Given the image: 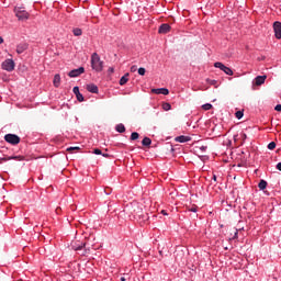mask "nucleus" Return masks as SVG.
<instances>
[{
	"mask_svg": "<svg viewBox=\"0 0 281 281\" xmlns=\"http://www.w3.org/2000/svg\"><path fill=\"white\" fill-rule=\"evenodd\" d=\"M202 109L204 111H210L212 109V104L211 103H205V104L202 105Z\"/></svg>",
	"mask_w": 281,
	"mask_h": 281,
	"instance_id": "nucleus-24",
	"label": "nucleus"
},
{
	"mask_svg": "<svg viewBox=\"0 0 281 281\" xmlns=\"http://www.w3.org/2000/svg\"><path fill=\"white\" fill-rule=\"evenodd\" d=\"M266 80H267V76H258L255 78V85L257 87H260L261 85H265Z\"/></svg>",
	"mask_w": 281,
	"mask_h": 281,
	"instance_id": "nucleus-13",
	"label": "nucleus"
},
{
	"mask_svg": "<svg viewBox=\"0 0 281 281\" xmlns=\"http://www.w3.org/2000/svg\"><path fill=\"white\" fill-rule=\"evenodd\" d=\"M74 36H82V29L76 27L72 30Z\"/></svg>",
	"mask_w": 281,
	"mask_h": 281,
	"instance_id": "nucleus-21",
	"label": "nucleus"
},
{
	"mask_svg": "<svg viewBox=\"0 0 281 281\" xmlns=\"http://www.w3.org/2000/svg\"><path fill=\"white\" fill-rule=\"evenodd\" d=\"M85 247H87V244H85L83 241H76L71 245V248L75 251H82L81 256H85L87 254V249H85Z\"/></svg>",
	"mask_w": 281,
	"mask_h": 281,
	"instance_id": "nucleus-5",
	"label": "nucleus"
},
{
	"mask_svg": "<svg viewBox=\"0 0 281 281\" xmlns=\"http://www.w3.org/2000/svg\"><path fill=\"white\" fill-rule=\"evenodd\" d=\"M1 159H2V161H12V158H10V157H3Z\"/></svg>",
	"mask_w": 281,
	"mask_h": 281,
	"instance_id": "nucleus-33",
	"label": "nucleus"
},
{
	"mask_svg": "<svg viewBox=\"0 0 281 281\" xmlns=\"http://www.w3.org/2000/svg\"><path fill=\"white\" fill-rule=\"evenodd\" d=\"M243 115H244L243 111H237L235 113V116L237 117V120H241Z\"/></svg>",
	"mask_w": 281,
	"mask_h": 281,
	"instance_id": "nucleus-29",
	"label": "nucleus"
},
{
	"mask_svg": "<svg viewBox=\"0 0 281 281\" xmlns=\"http://www.w3.org/2000/svg\"><path fill=\"white\" fill-rule=\"evenodd\" d=\"M238 238V229L235 228L234 236L229 238V240H236Z\"/></svg>",
	"mask_w": 281,
	"mask_h": 281,
	"instance_id": "nucleus-27",
	"label": "nucleus"
},
{
	"mask_svg": "<svg viewBox=\"0 0 281 281\" xmlns=\"http://www.w3.org/2000/svg\"><path fill=\"white\" fill-rule=\"evenodd\" d=\"M53 85L56 88L60 87V75H55L54 76Z\"/></svg>",
	"mask_w": 281,
	"mask_h": 281,
	"instance_id": "nucleus-16",
	"label": "nucleus"
},
{
	"mask_svg": "<svg viewBox=\"0 0 281 281\" xmlns=\"http://www.w3.org/2000/svg\"><path fill=\"white\" fill-rule=\"evenodd\" d=\"M68 153H71V150H80V147H68Z\"/></svg>",
	"mask_w": 281,
	"mask_h": 281,
	"instance_id": "nucleus-31",
	"label": "nucleus"
},
{
	"mask_svg": "<svg viewBox=\"0 0 281 281\" xmlns=\"http://www.w3.org/2000/svg\"><path fill=\"white\" fill-rule=\"evenodd\" d=\"M93 154H94V155H102V150H101V149L95 148V149L93 150Z\"/></svg>",
	"mask_w": 281,
	"mask_h": 281,
	"instance_id": "nucleus-32",
	"label": "nucleus"
},
{
	"mask_svg": "<svg viewBox=\"0 0 281 281\" xmlns=\"http://www.w3.org/2000/svg\"><path fill=\"white\" fill-rule=\"evenodd\" d=\"M212 179H213L214 181H216V175H214Z\"/></svg>",
	"mask_w": 281,
	"mask_h": 281,
	"instance_id": "nucleus-41",
	"label": "nucleus"
},
{
	"mask_svg": "<svg viewBox=\"0 0 281 281\" xmlns=\"http://www.w3.org/2000/svg\"><path fill=\"white\" fill-rule=\"evenodd\" d=\"M30 44L27 43H20L16 45V54H23V52H27Z\"/></svg>",
	"mask_w": 281,
	"mask_h": 281,
	"instance_id": "nucleus-11",
	"label": "nucleus"
},
{
	"mask_svg": "<svg viewBox=\"0 0 281 281\" xmlns=\"http://www.w3.org/2000/svg\"><path fill=\"white\" fill-rule=\"evenodd\" d=\"M268 149H269V150H276V142H270V143L268 144Z\"/></svg>",
	"mask_w": 281,
	"mask_h": 281,
	"instance_id": "nucleus-25",
	"label": "nucleus"
},
{
	"mask_svg": "<svg viewBox=\"0 0 281 281\" xmlns=\"http://www.w3.org/2000/svg\"><path fill=\"white\" fill-rule=\"evenodd\" d=\"M72 92L75 93L78 102H85V97L80 93V88L78 86L74 87Z\"/></svg>",
	"mask_w": 281,
	"mask_h": 281,
	"instance_id": "nucleus-12",
	"label": "nucleus"
},
{
	"mask_svg": "<svg viewBox=\"0 0 281 281\" xmlns=\"http://www.w3.org/2000/svg\"><path fill=\"white\" fill-rule=\"evenodd\" d=\"M103 157H109V154H103Z\"/></svg>",
	"mask_w": 281,
	"mask_h": 281,
	"instance_id": "nucleus-42",
	"label": "nucleus"
},
{
	"mask_svg": "<svg viewBox=\"0 0 281 281\" xmlns=\"http://www.w3.org/2000/svg\"><path fill=\"white\" fill-rule=\"evenodd\" d=\"M128 82V74H125L121 79H120V85L121 87H124Z\"/></svg>",
	"mask_w": 281,
	"mask_h": 281,
	"instance_id": "nucleus-18",
	"label": "nucleus"
},
{
	"mask_svg": "<svg viewBox=\"0 0 281 281\" xmlns=\"http://www.w3.org/2000/svg\"><path fill=\"white\" fill-rule=\"evenodd\" d=\"M161 214H164V216H168V212H166V210H162Z\"/></svg>",
	"mask_w": 281,
	"mask_h": 281,
	"instance_id": "nucleus-37",
	"label": "nucleus"
},
{
	"mask_svg": "<svg viewBox=\"0 0 281 281\" xmlns=\"http://www.w3.org/2000/svg\"><path fill=\"white\" fill-rule=\"evenodd\" d=\"M4 142L11 144L12 146H16L18 144H21V137H19L16 134H5Z\"/></svg>",
	"mask_w": 281,
	"mask_h": 281,
	"instance_id": "nucleus-3",
	"label": "nucleus"
},
{
	"mask_svg": "<svg viewBox=\"0 0 281 281\" xmlns=\"http://www.w3.org/2000/svg\"><path fill=\"white\" fill-rule=\"evenodd\" d=\"M200 150H202V153H205V150H207V146L200 147Z\"/></svg>",
	"mask_w": 281,
	"mask_h": 281,
	"instance_id": "nucleus-34",
	"label": "nucleus"
},
{
	"mask_svg": "<svg viewBox=\"0 0 281 281\" xmlns=\"http://www.w3.org/2000/svg\"><path fill=\"white\" fill-rule=\"evenodd\" d=\"M10 159H14L15 161H23V156H10Z\"/></svg>",
	"mask_w": 281,
	"mask_h": 281,
	"instance_id": "nucleus-26",
	"label": "nucleus"
},
{
	"mask_svg": "<svg viewBox=\"0 0 281 281\" xmlns=\"http://www.w3.org/2000/svg\"><path fill=\"white\" fill-rule=\"evenodd\" d=\"M2 69H4V71H14V60L5 59L2 63Z\"/></svg>",
	"mask_w": 281,
	"mask_h": 281,
	"instance_id": "nucleus-6",
	"label": "nucleus"
},
{
	"mask_svg": "<svg viewBox=\"0 0 281 281\" xmlns=\"http://www.w3.org/2000/svg\"><path fill=\"white\" fill-rule=\"evenodd\" d=\"M91 68L97 72H100L102 69H104V61L100 59V55H98V53H93L91 55Z\"/></svg>",
	"mask_w": 281,
	"mask_h": 281,
	"instance_id": "nucleus-1",
	"label": "nucleus"
},
{
	"mask_svg": "<svg viewBox=\"0 0 281 281\" xmlns=\"http://www.w3.org/2000/svg\"><path fill=\"white\" fill-rule=\"evenodd\" d=\"M151 93H156V95H168L170 91L167 88H157L151 89Z\"/></svg>",
	"mask_w": 281,
	"mask_h": 281,
	"instance_id": "nucleus-9",
	"label": "nucleus"
},
{
	"mask_svg": "<svg viewBox=\"0 0 281 281\" xmlns=\"http://www.w3.org/2000/svg\"><path fill=\"white\" fill-rule=\"evenodd\" d=\"M170 30H172V27L170 26V24L168 23H164L159 26L158 32L159 34H168V32H170Z\"/></svg>",
	"mask_w": 281,
	"mask_h": 281,
	"instance_id": "nucleus-10",
	"label": "nucleus"
},
{
	"mask_svg": "<svg viewBox=\"0 0 281 281\" xmlns=\"http://www.w3.org/2000/svg\"><path fill=\"white\" fill-rule=\"evenodd\" d=\"M131 139H132L133 142H135V139H139V133L133 132V133L131 134Z\"/></svg>",
	"mask_w": 281,
	"mask_h": 281,
	"instance_id": "nucleus-23",
	"label": "nucleus"
},
{
	"mask_svg": "<svg viewBox=\"0 0 281 281\" xmlns=\"http://www.w3.org/2000/svg\"><path fill=\"white\" fill-rule=\"evenodd\" d=\"M189 212H194L198 213L199 212V207L196 205H193L189 209Z\"/></svg>",
	"mask_w": 281,
	"mask_h": 281,
	"instance_id": "nucleus-30",
	"label": "nucleus"
},
{
	"mask_svg": "<svg viewBox=\"0 0 281 281\" xmlns=\"http://www.w3.org/2000/svg\"><path fill=\"white\" fill-rule=\"evenodd\" d=\"M214 82H216V81H212V85H214Z\"/></svg>",
	"mask_w": 281,
	"mask_h": 281,
	"instance_id": "nucleus-43",
	"label": "nucleus"
},
{
	"mask_svg": "<svg viewBox=\"0 0 281 281\" xmlns=\"http://www.w3.org/2000/svg\"><path fill=\"white\" fill-rule=\"evenodd\" d=\"M137 68L135 66L131 67V71H135Z\"/></svg>",
	"mask_w": 281,
	"mask_h": 281,
	"instance_id": "nucleus-38",
	"label": "nucleus"
},
{
	"mask_svg": "<svg viewBox=\"0 0 281 281\" xmlns=\"http://www.w3.org/2000/svg\"><path fill=\"white\" fill-rule=\"evenodd\" d=\"M121 281H126V278H124V277H121Z\"/></svg>",
	"mask_w": 281,
	"mask_h": 281,
	"instance_id": "nucleus-40",
	"label": "nucleus"
},
{
	"mask_svg": "<svg viewBox=\"0 0 281 281\" xmlns=\"http://www.w3.org/2000/svg\"><path fill=\"white\" fill-rule=\"evenodd\" d=\"M162 109H164V111H170V109H172V105H170V103H168V102H165V103H162Z\"/></svg>",
	"mask_w": 281,
	"mask_h": 281,
	"instance_id": "nucleus-22",
	"label": "nucleus"
},
{
	"mask_svg": "<svg viewBox=\"0 0 281 281\" xmlns=\"http://www.w3.org/2000/svg\"><path fill=\"white\" fill-rule=\"evenodd\" d=\"M3 44V37L0 36V45Z\"/></svg>",
	"mask_w": 281,
	"mask_h": 281,
	"instance_id": "nucleus-39",
	"label": "nucleus"
},
{
	"mask_svg": "<svg viewBox=\"0 0 281 281\" xmlns=\"http://www.w3.org/2000/svg\"><path fill=\"white\" fill-rule=\"evenodd\" d=\"M87 91H89V93H98L99 89L94 83H89L86 86Z\"/></svg>",
	"mask_w": 281,
	"mask_h": 281,
	"instance_id": "nucleus-15",
	"label": "nucleus"
},
{
	"mask_svg": "<svg viewBox=\"0 0 281 281\" xmlns=\"http://www.w3.org/2000/svg\"><path fill=\"white\" fill-rule=\"evenodd\" d=\"M267 186H268V183L266 180H260L258 183L259 190H267Z\"/></svg>",
	"mask_w": 281,
	"mask_h": 281,
	"instance_id": "nucleus-19",
	"label": "nucleus"
},
{
	"mask_svg": "<svg viewBox=\"0 0 281 281\" xmlns=\"http://www.w3.org/2000/svg\"><path fill=\"white\" fill-rule=\"evenodd\" d=\"M214 67L216 69H221V71H224V74H226V76H234V70H232V68L225 66V64H223L221 61H216L214 64Z\"/></svg>",
	"mask_w": 281,
	"mask_h": 281,
	"instance_id": "nucleus-4",
	"label": "nucleus"
},
{
	"mask_svg": "<svg viewBox=\"0 0 281 281\" xmlns=\"http://www.w3.org/2000/svg\"><path fill=\"white\" fill-rule=\"evenodd\" d=\"M85 71V67H79L77 69H72L68 76L69 78H78V76H81V74Z\"/></svg>",
	"mask_w": 281,
	"mask_h": 281,
	"instance_id": "nucleus-8",
	"label": "nucleus"
},
{
	"mask_svg": "<svg viewBox=\"0 0 281 281\" xmlns=\"http://www.w3.org/2000/svg\"><path fill=\"white\" fill-rule=\"evenodd\" d=\"M143 146H150L153 140L149 137H144L142 140Z\"/></svg>",
	"mask_w": 281,
	"mask_h": 281,
	"instance_id": "nucleus-20",
	"label": "nucleus"
},
{
	"mask_svg": "<svg viewBox=\"0 0 281 281\" xmlns=\"http://www.w3.org/2000/svg\"><path fill=\"white\" fill-rule=\"evenodd\" d=\"M115 131L117 133H125L126 132V127L124 126V124L120 123L115 126Z\"/></svg>",
	"mask_w": 281,
	"mask_h": 281,
	"instance_id": "nucleus-17",
	"label": "nucleus"
},
{
	"mask_svg": "<svg viewBox=\"0 0 281 281\" xmlns=\"http://www.w3.org/2000/svg\"><path fill=\"white\" fill-rule=\"evenodd\" d=\"M139 76H146V68H138Z\"/></svg>",
	"mask_w": 281,
	"mask_h": 281,
	"instance_id": "nucleus-28",
	"label": "nucleus"
},
{
	"mask_svg": "<svg viewBox=\"0 0 281 281\" xmlns=\"http://www.w3.org/2000/svg\"><path fill=\"white\" fill-rule=\"evenodd\" d=\"M273 31H274V36L280 41L281 38V22L276 21L273 23Z\"/></svg>",
	"mask_w": 281,
	"mask_h": 281,
	"instance_id": "nucleus-7",
	"label": "nucleus"
},
{
	"mask_svg": "<svg viewBox=\"0 0 281 281\" xmlns=\"http://www.w3.org/2000/svg\"><path fill=\"white\" fill-rule=\"evenodd\" d=\"M274 110L281 111V104H277L276 108H274Z\"/></svg>",
	"mask_w": 281,
	"mask_h": 281,
	"instance_id": "nucleus-35",
	"label": "nucleus"
},
{
	"mask_svg": "<svg viewBox=\"0 0 281 281\" xmlns=\"http://www.w3.org/2000/svg\"><path fill=\"white\" fill-rule=\"evenodd\" d=\"M14 14L20 21H27L30 19V13L23 7H15Z\"/></svg>",
	"mask_w": 281,
	"mask_h": 281,
	"instance_id": "nucleus-2",
	"label": "nucleus"
},
{
	"mask_svg": "<svg viewBox=\"0 0 281 281\" xmlns=\"http://www.w3.org/2000/svg\"><path fill=\"white\" fill-rule=\"evenodd\" d=\"M192 138L190 136H177L176 137V142H179V144H186L188 142H190Z\"/></svg>",
	"mask_w": 281,
	"mask_h": 281,
	"instance_id": "nucleus-14",
	"label": "nucleus"
},
{
	"mask_svg": "<svg viewBox=\"0 0 281 281\" xmlns=\"http://www.w3.org/2000/svg\"><path fill=\"white\" fill-rule=\"evenodd\" d=\"M277 170H279L281 172V162L277 164Z\"/></svg>",
	"mask_w": 281,
	"mask_h": 281,
	"instance_id": "nucleus-36",
	"label": "nucleus"
}]
</instances>
